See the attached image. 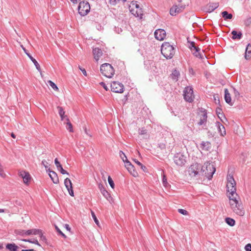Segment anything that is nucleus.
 I'll return each instance as SVG.
<instances>
[{
	"mask_svg": "<svg viewBox=\"0 0 251 251\" xmlns=\"http://www.w3.org/2000/svg\"><path fill=\"white\" fill-rule=\"evenodd\" d=\"M226 187L229 192L228 198L230 201V204L233 211L240 216H243L245 214V210L241 202H239L236 198L237 194L236 193V182L232 176H227V182Z\"/></svg>",
	"mask_w": 251,
	"mask_h": 251,
	"instance_id": "nucleus-1",
	"label": "nucleus"
},
{
	"mask_svg": "<svg viewBox=\"0 0 251 251\" xmlns=\"http://www.w3.org/2000/svg\"><path fill=\"white\" fill-rule=\"evenodd\" d=\"M201 170H202V165L199 163H195L189 167L188 172L191 177L200 179L202 178V177L203 171H201Z\"/></svg>",
	"mask_w": 251,
	"mask_h": 251,
	"instance_id": "nucleus-2",
	"label": "nucleus"
},
{
	"mask_svg": "<svg viewBox=\"0 0 251 251\" xmlns=\"http://www.w3.org/2000/svg\"><path fill=\"white\" fill-rule=\"evenodd\" d=\"M161 53L167 59L172 58L175 52L173 46L169 42H164L161 46Z\"/></svg>",
	"mask_w": 251,
	"mask_h": 251,
	"instance_id": "nucleus-3",
	"label": "nucleus"
},
{
	"mask_svg": "<svg viewBox=\"0 0 251 251\" xmlns=\"http://www.w3.org/2000/svg\"><path fill=\"white\" fill-rule=\"evenodd\" d=\"M202 170H201V171H203L202 176L205 177L208 179H211L216 171L214 166L210 163L206 162L202 165Z\"/></svg>",
	"mask_w": 251,
	"mask_h": 251,
	"instance_id": "nucleus-4",
	"label": "nucleus"
},
{
	"mask_svg": "<svg viewBox=\"0 0 251 251\" xmlns=\"http://www.w3.org/2000/svg\"><path fill=\"white\" fill-rule=\"evenodd\" d=\"M100 71L104 76L108 78H111L114 74V68L109 63H104L101 65Z\"/></svg>",
	"mask_w": 251,
	"mask_h": 251,
	"instance_id": "nucleus-5",
	"label": "nucleus"
},
{
	"mask_svg": "<svg viewBox=\"0 0 251 251\" xmlns=\"http://www.w3.org/2000/svg\"><path fill=\"white\" fill-rule=\"evenodd\" d=\"M90 6L88 2L84 0L80 2L78 6V11L81 16L86 15L90 12Z\"/></svg>",
	"mask_w": 251,
	"mask_h": 251,
	"instance_id": "nucleus-6",
	"label": "nucleus"
},
{
	"mask_svg": "<svg viewBox=\"0 0 251 251\" xmlns=\"http://www.w3.org/2000/svg\"><path fill=\"white\" fill-rule=\"evenodd\" d=\"M186 156L181 153H177L174 156L175 164L178 166H182L186 163Z\"/></svg>",
	"mask_w": 251,
	"mask_h": 251,
	"instance_id": "nucleus-7",
	"label": "nucleus"
},
{
	"mask_svg": "<svg viewBox=\"0 0 251 251\" xmlns=\"http://www.w3.org/2000/svg\"><path fill=\"white\" fill-rule=\"evenodd\" d=\"M184 99L189 102H192L194 98L193 89L190 87H187L184 90Z\"/></svg>",
	"mask_w": 251,
	"mask_h": 251,
	"instance_id": "nucleus-8",
	"label": "nucleus"
},
{
	"mask_svg": "<svg viewBox=\"0 0 251 251\" xmlns=\"http://www.w3.org/2000/svg\"><path fill=\"white\" fill-rule=\"evenodd\" d=\"M111 91L115 93H122L124 92V86L123 84L117 81H113L111 84Z\"/></svg>",
	"mask_w": 251,
	"mask_h": 251,
	"instance_id": "nucleus-9",
	"label": "nucleus"
},
{
	"mask_svg": "<svg viewBox=\"0 0 251 251\" xmlns=\"http://www.w3.org/2000/svg\"><path fill=\"white\" fill-rule=\"evenodd\" d=\"M185 8L184 5H174L170 10V13L172 16H176L177 14L180 13Z\"/></svg>",
	"mask_w": 251,
	"mask_h": 251,
	"instance_id": "nucleus-10",
	"label": "nucleus"
},
{
	"mask_svg": "<svg viewBox=\"0 0 251 251\" xmlns=\"http://www.w3.org/2000/svg\"><path fill=\"white\" fill-rule=\"evenodd\" d=\"M154 36L157 40L162 41L166 37V31L162 29H158L154 32Z\"/></svg>",
	"mask_w": 251,
	"mask_h": 251,
	"instance_id": "nucleus-11",
	"label": "nucleus"
},
{
	"mask_svg": "<svg viewBox=\"0 0 251 251\" xmlns=\"http://www.w3.org/2000/svg\"><path fill=\"white\" fill-rule=\"evenodd\" d=\"M201 114L200 116V121L198 123V125L199 126H202L203 125V128H206V127H204V126H206L205 124L207 121V112L204 110L203 111H201Z\"/></svg>",
	"mask_w": 251,
	"mask_h": 251,
	"instance_id": "nucleus-12",
	"label": "nucleus"
},
{
	"mask_svg": "<svg viewBox=\"0 0 251 251\" xmlns=\"http://www.w3.org/2000/svg\"><path fill=\"white\" fill-rule=\"evenodd\" d=\"M64 184L70 196L74 197V193L73 190L72 183L70 179L68 178L65 179Z\"/></svg>",
	"mask_w": 251,
	"mask_h": 251,
	"instance_id": "nucleus-13",
	"label": "nucleus"
},
{
	"mask_svg": "<svg viewBox=\"0 0 251 251\" xmlns=\"http://www.w3.org/2000/svg\"><path fill=\"white\" fill-rule=\"evenodd\" d=\"M218 6V2L209 3L205 6L204 10L206 12L210 13L213 11L216 8H217Z\"/></svg>",
	"mask_w": 251,
	"mask_h": 251,
	"instance_id": "nucleus-14",
	"label": "nucleus"
},
{
	"mask_svg": "<svg viewBox=\"0 0 251 251\" xmlns=\"http://www.w3.org/2000/svg\"><path fill=\"white\" fill-rule=\"evenodd\" d=\"M125 166L133 176L136 177L138 176L137 172L135 170L134 166L130 162H127V164H125Z\"/></svg>",
	"mask_w": 251,
	"mask_h": 251,
	"instance_id": "nucleus-15",
	"label": "nucleus"
},
{
	"mask_svg": "<svg viewBox=\"0 0 251 251\" xmlns=\"http://www.w3.org/2000/svg\"><path fill=\"white\" fill-rule=\"evenodd\" d=\"M99 188L101 192V193L102 194V195L106 198V199L110 201L111 197L110 196V194L106 191V190L105 189L104 186L101 184H99Z\"/></svg>",
	"mask_w": 251,
	"mask_h": 251,
	"instance_id": "nucleus-16",
	"label": "nucleus"
},
{
	"mask_svg": "<svg viewBox=\"0 0 251 251\" xmlns=\"http://www.w3.org/2000/svg\"><path fill=\"white\" fill-rule=\"evenodd\" d=\"M47 172H49V176L53 182L55 184L59 183V179L57 174L54 172L50 170V169H48Z\"/></svg>",
	"mask_w": 251,
	"mask_h": 251,
	"instance_id": "nucleus-17",
	"label": "nucleus"
},
{
	"mask_svg": "<svg viewBox=\"0 0 251 251\" xmlns=\"http://www.w3.org/2000/svg\"><path fill=\"white\" fill-rule=\"evenodd\" d=\"M22 48H23V49L24 50L26 54V55L28 56V57L30 58V59L34 63V65L36 67V69L38 71H41L40 66V65L39 64V63L37 62V61L30 54V53L27 52V50L25 48H24L23 47H22Z\"/></svg>",
	"mask_w": 251,
	"mask_h": 251,
	"instance_id": "nucleus-18",
	"label": "nucleus"
},
{
	"mask_svg": "<svg viewBox=\"0 0 251 251\" xmlns=\"http://www.w3.org/2000/svg\"><path fill=\"white\" fill-rule=\"evenodd\" d=\"M94 59L98 61L100 57L102 55V51L100 49L96 48L93 50Z\"/></svg>",
	"mask_w": 251,
	"mask_h": 251,
	"instance_id": "nucleus-19",
	"label": "nucleus"
},
{
	"mask_svg": "<svg viewBox=\"0 0 251 251\" xmlns=\"http://www.w3.org/2000/svg\"><path fill=\"white\" fill-rule=\"evenodd\" d=\"M225 100L226 103L229 104L230 105H233V103L231 102L230 94L228 92L227 89H225Z\"/></svg>",
	"mask_w": 251,
	"mask_h": 251,
	"instance_id": "nucleus-20",
	"label": "nucleus"
},
{
	"mask_svg": "<svg viewBox=\"0 0 251 251\" xmlns=\"http://www.w3.org/2000/svg\"><path fill=\"white\" fill-rule=\"evenodd\" d=\"M130 12L133 15L137 17H140L143 15V11L142 8L140 7L136 9L135 10L133 8L130 9Z\"/></svg>",
	"mask_w": 251,
	"mask_h": 251,
	"instance_id": "nucleus-21",
	"label": "nucleus"
},
{
	"mask_svg": "<svg viewBox=\"0 0 251 251\" xmlns=\"http://www.w3.org/2000/svg\"><path fill=\"white\" fill-rule=\"evenodd\" d=\"M216 126L218 129L219 132L221 136H224L226 134V131L224 126L222 125L220 122H216Z\"/></svg>",
	"mask_w": 251,
	"mask_h": 251,
	"instance_id": "nucleus-22",
	"label": "nucleus"
},
{
	"mask_svg": "<svg viewBox=\"0 0 251 251\" xmlns=\"http://www.w3.org/2000/svg\"><path fill=\"white\" fill-rule=\"evenodd\" d=\"M232 35L231 38L233 40H240L242 37V33L241 31L237 32L236 30H232L231 32Z\"/></svg>",
	"mask_w": 251,
	"mask_h": 251,
	"instance_id": "nucleus-23",
	"label": "nucleus"
},
{
	"mask_svg": "<svg viewBox=\"0 0 251 251\" xmlns=\"http://www.w3.org/2000/svg\"><path fill=\"white\" fill-rule=\"evenodd\" d=\"M19 246L15 243H8L6 245V249L9 251H18Z\"/></svg>",
	"mask_w": 251,
	"mask_h": 251,
	"instance_id": "nucleus-24",
	"label": "nucleus"
},
{
	"mask_svg": "<svg viewBox=\"0 0 251 251\" xmlns=\"http://www.w3.org/2000/svg\"><path fill=\"white\" fill-rule=\"evenodd\" d=\"M200 147L202 150L208 151L211 148V144L208 141H202L200 144Z\"/></svg>",
	"mask_w": 251,
	"mask_h": 251,
	"instance_id": "nucleus-25",
	"label": "nucleus"
},
{
	"mask_svg": "<svg viewBox=\"0 0 251 251\" xmlns=\"http://www.w3.org/2000/svg\"><path fill=\"white\" fill-rule=\"evenodd\" d=\"M251 57V45L249 44L246 49L245 57L246 59H249Z\"/></svg>",
	"mask_w": 251,
	"mask_h": 251,
	"instance_id": "nucleus-26",
	"label": "nucleus"
},
{
	"mask_svg": "<svg viewBox=\"0 0 251 251\" xmlns=\"http://www.w3.org/2000/svg\"><path fill=\"white\" fill-rule=\"evenodd\" d=\"M221 14L222 15V17L224 18L225 20L231 19L233 17L231 14L228 13L226 11L222 12Z\"/></svg>",
	"mask_w": 251,
	"mask_h": 251,
	"instance_id": "nucleus-27",
	"label": "nucleus"
},
{
	"mask_svg": "<svg viewBox=\"0 0 251 251\" xmlns=\"http://www.w3.org/2000/svg\"><path fill=\"white\" fill-rule=\"evenodd\" d=\"M57 109H58V113L61 117V120L63 121L64 119L66 117V116H64L65 111H64L63 108L62 107L58 106Z\"/></svg>",
	"mask_w": 251,
	"mask_h": 251,
	"instance_id": "nucleus-28",
	"label": "nucleus"
},
{
	"mask_svg": "<svg viewBox=\"0 0 251 251\" xmlns=\"http://www.w3.org/2000/svg\"><path fill=\"white\" fill-rule=\"evenodd\" d=\"M179 75L180 74H179V71H178L176 70H175L172 72V74L171 75V77H172V79H173L174 80H175L176 81H177Z\"/></svg>",
	"mask_w": 251,
	"mask_h": 251,
	"instance_id": "nucleus-29",
	"label": "nucleus"
},
{
	"mask_svg": "<svg viewBox=\"0 0 251 251\" xmlns=\"http://www.w3.org/2000/svg\"><path fill=\"white\" fill-rule=\"evenodd\" d=\"M66 120L67 121V122L66 123V128L68 130H69L70 132H73V126H72V124L71 123V122H70L69 119L67 117H66Z\"/></svg>",
	"mask_w": 251,
	"mask_h": 251,
	"instance_id": "nucleus-30",
	"label": "nucleus"
},
{
	"mask_svg": "<svg viewBox=\"0 0 251 251\" xmlns=\"http://www.w3.org/2000/svg\"><path fill=\"white\" fill-rule=\"evenodd\" d=\"M225 221L227 224L231 226H234L235 224V221L234 219L228 217L226 218Z\"/></svg>",
	"mask_w": 251,
	"mask_h": 251,
	"instance_id": "nucleus-31",
	"label": "nucleus"
},
{
	"mask_svg": "<svg viewBox=\"0 0 251 251\" xmlns=\"http://www.w3.org/2000/svg\"><path fill=\"white\" fill-rule=\"evenodd\" d=\"M14 233L16 235L22 236L23 237L25 236V230L23 229H16L14 231Z\"/></svg>",
	"mask_w": 251,
	"mask_h": 251,
	"instance_id": "nucleus-32",
	"label": "nucleus"
},
{
	"mask_svg": "<svg viewBox=\"0 0 251 251\" xmlns=\"http://www.w3.org/2000/svg\"><path fill=\"white\" fill-rule=\"evenodd\" d=\"M23 173L25 175V176H24V177L23 178V181L25 183H27L28 182V181L30 179V175L28 172Z\"/></svg>",
	"mask_w": 251,
	"mask_h": 251,
	"instance_id": "nucleus-33",
	"label": "nucleus"
},
{
	"mask_svg": "<svg viewBox=\"0 0 251 251\" xmlns=\"http://www.w3.org/2000/svg\"><path fill=\"white\" fill-rule=\"evenodd\" d=\"M119 155L121 159L123 161L126 163L127 164V162H129L127 159L125 154L121 151H120Z\"/></svg>",
	"mask_w": 251,
	"mask_h": 251,
	"instance_id": "nucleus-34",
	"label": "nucleus"
},
{
	"mask_svg": "<svg viewBox=\"0 0 251 251\" xmlns=\"http://www.w3.org/2000/svg\"><path fill=\"white\" fill-rule=\"evenodd\" d=\"M22 241L24 242H28L32 244L37 245L39 246H41V245L39 244L38 240L36 239H34L33 240L30 239H23Z\"/></svg>",
	"mask_w": 251,
	"mask_h": 251,
	"instance_id": "nucleus-35",
	"label": "nucleus"
},
{
	"mask_svg": "<svg viewBox=\"0 0 251 251\" xmlns=\"http://www.w3.org/2000/svg\"><path fill=\"white\" fill-rule=\"evenodd\" d=\"M48 82L53 90L56 91L58 89L56 85L54 82H53L52 81L49 80L48 81Z\"/></svg>",
	"mask_w": 251,
	"mask_h": 251,
	"instance_id": "nucleus-36",
	"label": "nucleus"
},
{
	"mask_svg": "<svg viewBox=\"0 0 251 251\" xmlns=\"http://www.w3.org/2000/svg\"><path fill=\"white\" fill-rule=\"evenodd\" d=\"M147 130L145 128L143 127L141 129H139V134L140 135H146L147 136Z\"/></svg>",
	"mask_w": 251,
	"mask_h": 251,
	"instance_id": "nucleus-37",
	"label": "nucleus"
},
{
	"mask_svg": "<svg viewBox=\"0 0 251 251\" xmlns=\"http://www.w3.org/2000/svg\"><path fill=\"white\" fill-rule=\"evenodd\" d=\"M190 48V49L192 50H195V51L196 50L197 51H200V50L199 48L195 46V43L193 42H191V47Z\"/></svg>",
	"mask_w": 251,
	"mask_h": 251,
	"instance_id": "nucleus-38",
	"label": "nucleus"
},
{
	"mask_svg": "<svg viewBox=\"0 0 251 251\" xmlns=\"http://www.w3.org/2000/svg\"><path fill=\"white\" fill-rule=\"evenodd\" d=\"M162 183H163V185L165 187H168L170 185L169 184V183L167 182V178H166V176H164L163 177Z\"/></svg>",
	"mask_w": 251,
	"mask_h": 251,
	"instance_id": "nucleus-39",
	"label": "nucleus"
},
{
	"mask_svg": "<svg viewBox=\"0 0 251 251\" xmlns=\"http://www.w3.org/2000/svg\"><path fill=\"white\" fill-rule=\"evenodd\" d=\"M32 234L33 235H39L42 232L40 229H31Z\"/></svg>",
	"mask_w": 251,
	"mask_h": 251,
	"instance_id": "nucleus-40",
	"label": "nucleus"
},
{
	"mask_svg": "<svg viewBox=\"0 0 251 251\" xmlns=\"http://www.w3.org/2000/svg\"><path fill=\"white\" fill-rule=\"evenodd\" d=\"M108 183H109L110 186H111V187L112 188H114V183L112 178L110 176H109L108 177Z\"/></svg>",
	"mask_w": 251,
	"mask_h": 251,
	"instance_id": "nucleus-41",
	"label": "nucleus"
},
{
	"mask_svg": "<svg viewBox=\"0 0 251 251\" xmlns=\"http://www.w3.org/2000/svg\"><path fill=\"white\" fill-rule=\"evenodd\" d=\"M193 54L197 57L202 59L203 58V55L199 52V51L195 50Z\"/></svg>",
	"mask_w": 251,
	"mask_h": 251,
	"instance_id": "nucleus-42",
	"label": "nucleus"
},
{
	"mask_svg": "<svg viewBox=\"0 0 251 251\" xmlns=\"http://www.w3.org/2000/svg\"><path fill=\"white\" fill-rule=\"evenodd\" d=\"M91 214H92V217L95 222V223L98 225H99V220H98L96 216L95 215L94 212L93 211H91Z\"/></svg>",
	"mask_w": 251,
	"mask_h": 251,
	"instance_id": "nucleus-43",
	"label": "nucleus"
},
{
	"mask_svg": "<svg viewBox=\"0 0 251 251\" xmlns=\"http://www.w3.org/2000/svg\"><path fill=\"white\" fill-rule=\"evenodd\" d=\"M178 211L179 213L184 215H187L188 214V212L186 210L183 209H178Z\"/></svg>",
	"mask_w": 251,
	"mask_h": 251,
	"instance_id": "nucleus-44",
	"label": "nucleus"
},
{
	"mask_svg": "<svg viewBox=\"0 0 251 251\" xmlns=\"http://www.w3.org/2000/svg\"><path fill=\"white\" fill-rule=\"evenodd\" d=\"M42 164L45 167L46 171L48 170V169H50L48 168V163L47 162L46 160H43L42 161Z\"/></svg>",
	"mask_w": 251,
	"mask_h": 251,
	"instance_id": "nucleus-45",
	"label": "nucleus"
},
{
	"mask_svg": "<svg viewBox=\"0 0 251 251\" xmlns=\"http://www.w3.org/2000/svg\"><path fill=\"white\" fill-rule=\"evenodd\" d=\"M131 5L132 7H135V9L138 8L140 7L139 5L137 3L136 1H133L131 2Z\"/></svg>",
	"mask_w": 251,
	"mask_h": 251,
	"instance_id": "nucleus-46",
	"label": "nucleus"
},
{
	"mask_svg": "<svg viewBox=\"0 0 251 251\" xmlns=\"http://www.w3.org/2000/svg\"><path fill=\"white\" fill-rule=\"evenodd\" d=\"M109 2L112 5H115L120 2V0H109Z\"/></svg>",
	"mask_w": 251,
	"mask_h": 251,
	"instance_id": "nucleus-47",
	"label": "nucleus"
},
{
	"mask_svg": "<svg viewBox=\"0 0 251 251\" xmlns=\"http://www.w3.org/2000/svg\"><path fill=\"white\" fill-rule=\"evenodd\" d=\"M246 251H251V244H248L245 247Z\"/></svg>",
	"mask_w": 251,
	"mask_h": 251,
	"instance_id": "nucleus-48",
	"label": "nucleus"
},
{
	"mask_svg": "<svg viewBox=\"0 0 251 251\" xmlns=\"http://www.w3.org/2000/svg\"><path fill=\"white\" fill-rule=\"evenodd\" d=\"M39 236H40V240L43 242H46V238L45 236L43 235V234H42V233L41 232L40 234H39Z\"/></svg>",
	"mask_w": 251,
	"mask_h": 251,
	"instance_id": "nucleus-49",
	"label": "nucleus"
},
{
	"mask_svg": "<svg viewBox=\"0 0 251 251\" xmlns=\"http://www.w3.org/2000/svg\"><path fill=\"white\" fill-rule=\"evenodd\" d=\"M58 171H59L60 172V173L63 175H65V174H67L68 175H69V174L66 171H65V170L63 169V167L61 168L60 169L58 170Z\"/></svg>",
	"mask_w": 251,
	"mask_h": 251,
	"instance_id": "nucleus-50",
	"label": "nucleus"
},
{
	"mask_svg": "<svg viewBox=\"0 0 251 251\" xmlns=\"http://www.w3.org/2000/svg\"><path fill=\"white\" fill-rule=\"evenodd\" d=\"M78 68H79V69L82 72L83 74L85 76H86L87 75V73H86V71L85 70V69H83V68H81L80 66H79Z\"/></svg>",
	"mask_w": 251,
	"mask_h": 251,
	"instance_id": "nucleus-51",
	"label": "nucleus"
},
{
	"mask_svg": "<svg viewBox=\"0 0 251 251\" xmlns=\"http://www.w3.org/2000/svg\"><path fill=\"white\" fill-rule=\"evenodd\" d=\"M234 94L235 97H238L240 95L239 92L236 90L234 88H233Z\"/></svg>",
	"mask_w": 251,
	"mask_h": 251,
	"instance_id": "nucleus-52",
	"label": "nucleus"
},
{
	"mask_svg": "<svg viewBox=\"0 0 251 251\" xmlns=\"http://www.w3.org/2000/svg\"><path fill=\"white\" fill-rule=\"evenodd\" d=\"M100 84V85L101 86H102L103 87V88L105 90H106V91L108 90V88L107 86L106 85V84H105V83L104 82H101Z\"/></svg>",
	"mask_w": 251,
	"mask_h": 251,
	"instance_id": "nucleus-53",
	"label": "nucleus"
},
{
	"mask_svg": "<svg viewBox=\"0 0 251 251\" xmlns=\"http://www.w3.org/2000/svg\"><path fill=\"white\" fill-rule=\"evenodd\" d=\"M158 147L161 149V150H164L165 148H166V146L163 143H160L159 144V146H158Z\"/></svg>",
	"mask_w": 251,
	"mask_h": 251,
	"instance_id": "nucleus-54",
	"label": "nucleus"
},
{
	"mask_svg": "<svg viewBox=\"0 0 251 251\" xmlns=\"http://www.w3.org/2000/svg\"><path fill=\"white\" fill-rule=\"evenodd\" d=\"M32 232L31 229L25 230V236L32 234Z\"/></svg>",
	"mask_w": 251,
	"mask_h": 251,
	"instance_id": "nucleus-55",
	"label": "nucleus"
},
{
	"mask_svg": "<svg viewBox=\"0 0 251 251\" xmlns=\"http://www.w3.org/2000/svg\"><path fill=\"white\" fill-rule=\"evenodd\" d=\"M221 111V109L220 108H218L216 109V113L217 115H218V117L219 118H221V117H220L219 114H221L222 116L223 115L222 113H220V111Z\"/></svg>",
	"mask_w": 251,
	"mask_h": 251,
	"instance_id": "nucleus-56",
	"label": "nucleus"
},
{
	"mask_svg": "<svg viewBox=\"0 0 251 251\" xmlns=\"http://www.w3.org/2000/svg\"><path fill=\"white\" fill-rule=\"evenodd\" d=\"M54 163L56 165V167H58V166L60 165V162L58 161L57 158H55V160H54Z\"/></svg>",
	"mask_w": 251,
	"mask_h": 251,
	"instance_id": "nucleus-57",
	"label": "nucleus"
},
{
	"mask_svg": "<svg viewBox=\"0 0 251 251\" xmlns=\"http://www.w3.org/2000/svg\"><path fill=\"white\" fill-rule=\"evenodd\" d=\"M23 173H27V172H25V171H21L19 173V176H21L23 178L24 177V176H25V175Z\"/></svg>",
	"mask_w": 251,
	"mask_h": 251,
	"instance_id": "nucleus-58",
	"label": "nucleus"
},
{
	"mask_svg": "<svg viewBox=\"0 0 251 251\" xmlns=\"http://www.w3.org/2000/svg\"><path fill=\"white\" fill-rule=\"evenodd\" d=\"M133 161L139 166H141L142 164L141 163H140L139 161H138L137 159H133Z\"/></svg>",
	"mask_w": 251,
	"mask_h": 251,
	"instance_id": "nucleus-59",
	"label": "nucleus"
},
{
	"mask_svg": "<svg viewBox=\"0 0 251 251\" xmlns=\"http://www.w3.org/2000/svg\"><path fill=\"white\" fill-rule=\"evenodd\" d=\"M141 167V168L142 169V170L144 171V172H146V170H147V168L146 166H144L143 164L141 165V166H140Z\"/></svg>",
	"mask_w": 251,
	"mask_h": 251,
	"instance_id": "nucleus-60",
	"label": "nucleus"
},
{
	"mask_svg": "<svg viewBox=\"0 0 251 251\" xmlns=\"http://www.w3.org/2000/svg\"><path fill=\"white\" fill-rule=\"evenodd\" d=\"M55 229H56V231H57V232L59 234H61V233H62V232L60 230V229L57 226H55Z\"/></svg>",
	"mask_w": 251,
	"mask_h": 251,
	"instance_id": "nucleus-61",
	"label": "nucleus"
},
{
	"mask_svg": "<svg viewBox=\"0 0 251 251\" xmlns=\"http://www.w3.org/2000/svg\"><path fill=\"white\" fill-rule=\"evenodd\" d=\"M65 228H66V229L68 231H70L71 230V228L69 226V225H68V224H65Z\"/></svg>",
	"mask_w": 251,
	"mask_h": 251,
	"instance_id": "nucleus-62",
	"label": "nucleus"
},
{
	"mask_svg": "<svg viewBox=\"0 0 251 251\" xmlns=\"http://www.w3.org/2000/svg\"><path fill=\"white\" fill-rule=\"evenodd\" d=\"M0 175L1 176L3 175V170L1 168H0Z\"/></svg>",
	"mask_w": 251,
	"mask_h": 251,
	"instance_id": "nucleus-63",
	"label": "nucleus"
},
{
	"mask_svg": "<svg viewBox=\"0 0 251 251\" xmlns=\"http://www.w3.org/2000/svg\"><path fill=\"white\" fill-rule=\"evenodd\" d=\"M11 137L13 138H16V135L13 133H12L11 134Z\"/></svg>",
	"mask_w": 251,
	"mask_h": 251,
	"instance_id": "nucleus-64",
	"label": "nucleus"
}]
</instances>
